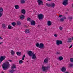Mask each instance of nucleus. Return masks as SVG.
Returning <instances> with one entry per match:
<instances>
[{
    "instance_id": "obj_1",
    "label": "nucleus",
    "mask_w": 73,
    "mask_h": 73,
    "mask_svg": "<svg viewBox=\"0 0 73 73\" xmlns=\"http://www.w3.org/2000/svg\"><path fill=\"white\" fill-rule=\"evenodd\" d=\"M10 67V64L7 61L3 63L2 65V67L4 70H7L9 67Z\"/></svg>"
},
{
    "instance_id": "obj_2",
    "label": "nucleus",
    "mask_w": 73,
    "mask_h": 73,
    "mask_svg": "<svg viewBox=\"0 0 73 73\" xmlns=\"http://www.w3.org/2000/svg\"><path fill=\"white\" fill-rule=\"evenodd\" d=\"M16 68V66L15 64H13L11 66V68L12 69V70H11L10 72L11 73H13V72L15 71V70L13 69H15Z\"/></svg>"
},
{
    "instance_id": "obj_3",
    "label": "nucleus",
    "mask_w": 73,
    "mask_h": 73,
    "mask_svg": "<svg viewBox=\"0 0 73 73\" xmlns=\"http://www.w3.org/2000/svg\"><path fill=\"white\" fill-rule=\"evenodd\" d=\"M38 17L39 20H41L44 18V15L42 14H40L38 15Z\"/></svg>"
},
{
    "instance_id": "obj_4",
    "label": "nucleus",
    "mask_w": 73,
    "mask_h": 73,
    "mask_svg": "<svg viewBox=\"0 0 73 73\" xmlns=\"http://www.w3.org/2000/svg\"><path fill=\"white\" fill-rule=\"evenodd\" d=\"M68 0H64L62 4L65 5V6H66V5H68Z\"/></svg>"
},
{
    "instance_id": "obj_5",
    "label": "nucleus",
    "mask_w": 73,
    "mask_h": 73,
    "mask_svg": "<svg viewBox=\"0 0 73 73\" xmlns=\"http://www.w3.org/2000/svg\"><path fill=\"white\" fill-rule=\"evenodd\" d=\"M6 57L5 56H1L0 57V63H1V62L4 60L5 59Z\"/></svg>"
},
{
    "instance_id": "obj_6",
    "label": "nucleus",
    "mask_w": 73,
    "mask_h": 73,
    "mask_svg": "<svg viewBox=\"0 0 73 73\" xmlns=\"http://www.w3.org/2000/svg\"><path fill=\"white\" fill-rule=\"evenodd\" d=\"M56 42L57 45H61V44H62V41L61 40H57Z\"/></svg>"
},
{
    "instance_id": "obj_7",
    "label": "nucleus",
    "mask_w": 73,
    "mask_h": 73,
    "mask_svg": "<svg viewBox=\"0 0 73 73\" xmlns=\"http://www.w3.org/2000/svg\"><path fill=\"white\" fill-rule=\"evenodd\" d=\"M39 48L40 49H43V48H45V46H44L43 44L41 43L39 44Z\"/></svg>"
},
{
    "instance_id": "obj_8",
    "label": "nucleus",
    "mask_w": 73,
    "mask_h": 73,
    "mask_svg": "<svg viewBox=\"0 0 73 73\" xmlns=\"http://www.w3.org/2000/svg\"><path fill=\"white\" fill-rule=\"evenodd\" d=\"M3 8L0 7V17L3 16Z\"/></svg>"
},
{
    "instance_id": "obj_9",
    "label": "nucleus",
    "mask_w": 73,
    "mask_h": 73,
    "mask_svg": "<svg viewBox=\"0 0 73 73\" xmlns=\"http://www.w3.org/2000/svg\"><path fill=\"white\" fill-rule=\"evenodd\" d=\"M49 58H45L44 60V63L45 64H47V63H48V62H49Z\"/></svg>"
},
{
    "instance_id": "obj_10",
    "label": "nucleus",
    "mask_w": 73,
    "mask_h": 73,
    "mask_svg": "<svg viewBox=\"0 0 73 73\" xmlns=\"http://www.w3.org/2000/svg\"><path fill=\"white\" fill-rule=\"evenodd\" d=\"M42 0H38L37 2L39 5H43V2L42 1Z\"/></svg>"
},
{
    "instance_id": "obj_11",
    "label": "nucleus",
    "mask_w": 73,
    "mask_h": 73,
    "mask_svg": "<svg viewBox=\"0 0 73 73\" xmlns=\"http://www.w3.org/2000/svg\"><path fill=\"white\" fill-rule=\"evenodd\" d=\"M28 54L29 56H32L33 54L31 51H29L28 52Z\"/></svg>"
},
{
    "instance_id": "obj_12",
    "label": "nucleus",
    "mask_w": 73,
    "mask_h": 73,
    "mask_svg": "<svg viewBox=\"0 0 73 73\" xmlns=\"http://www.w3.org/2000/svg\"><path fill=\"white\" fill-rule=\"evenodd\" d=\"M48 68L47 67H46L44 66H42V69L43 71H46V70H47Z\"/></svg>"
},
{
    "instance_id": "obj_13",
    "label": "nucleus",
    "mask_w": 73,
    "mask_h": 73,
    "mask_svg": "<svg viewBox=\"0 0 73 73\" xmlns=\"http://www.w3.org/2000/svg\"><path fill=\"white\" fill-rule=\"evenodd\" d=\"M32 57V59H33V60H36V54H33V55Z\"/></svg>"
},
{
    "instance_id": "obj_14",
    "label": "nucleus",
    "mask_w": 73,
    "mask_h": 73,
    "mask_svg": "<svg viewBox=\"0 0 73 73\" xmlns=\"http://www.w3.org/2000/svg\"><path fill=\"white\" fill-rule=\"evenodd\" d=\"M61 70L62 72H64L66 71V68H65V67H63L62 68Z\"/></svg>"
},
{
    "instance_id": "obj_15",
    "label": "nucleus",
    "mask_w": 73,
    "mask_h": 73,
    "mask_svg": "<svg viewBox=\"0 0 73 73\" xmlns=\"http://www.w3.org/2000/svg\"><path fill=\"white\" fill-rule=\"evenodd\" d=\"M31 25H35V24H36L35 22L33 20L31 21Z\"/></svg>"
},
{
    "instance_id": "obj_16",
    "label": "nucleus",
    "mask_w": 73,
    "mask_h": 73,
    "mask_svg": "<svg viewBox=\"0 0 73 73\" xmlns=\"http://www.w3.org/2000/svg\"><path fill=\"white\" fill-rule=\"evenodd\" d=\"M30 32V30L29 29H26L25 30V33H29Z\"/></svg>"
},
{
    "instance_id": "obj_17",
    "label": "nucleus",
    "mask_w": 73,
    "mask_h": 73,
    "mask_svg": "<svg viewBox=\"0 0 73 73\" xmlns=\"http://www.w3.org/2000/svg\"><path fill=\"white\" fill-rule=\"evenodd\" d=\"M52 25V22L50 21H48L47 22V25L48 26H50Z\"/></svg>"
},
{
    "instance_id": "obj_18",
    "label": "nucleus",
    "mask_w": 73,
    "mask_h": 73,
    "mask_svg": "<svg viewBox=\"0 0 73 73\" xmlns=\"http://www.w3.org/2000/svg\"><path fill=\"white\" fill-rule=\"evenodd\" d=\"M10 53H11V55H12V56H13V55H14V54H15V52H14V51H13L12 50H11Z\"/></svg>"
},
{
    "instance_id": "obj_19",
    "label": "nucleus",
    "mask_w": 73,
    "mask_h": 73,
    "mask_svg": "<svg viewBox=\"0 0 73 73\" xmlns=\"http://www.w3.org/2000/svg\"><path fill=\"white\" fill-rule=\"evenodd\" d=\"M24 15H21L20 17V18L21 20H23L24 19Z\"/></svg>"
},
{
    "instance_id": "obj_20",
    "label": "nucleus",
    "mask_w": 73,
    "mask_h": 73,
    "mask_svg": "<svg viewBox=\"0 0 73 73\" xmlns=\"http://www.w3.org/2000/svg\"><path fill=\"white\" fill-rule=\"evenodd\" d=\"M67 42H72V39L68 38V39L67 40Z\"/></svg>"
},
{
    "instance_id": "obj_21",
    "label": "nucleus",
    "mask_w": 73,
    "mask_h": 73,
    "mask_svg": "<svg viewBox=\"0 0 73 73\" xmlns=\"http://www.w3.org/2000/svg\"><path fill=\"white\" fill-rule=\"evenodd\" d=\"M51 6V4H50L49 3H46V6L47 7H50Z\"/></svg>"
},
{
    "instance_id": "obj_22",
    "label": "nucleus",
    "mask_w": 73,
    "mask_h": 73,
    "mask_svg": "<svg viewBox=\"0 0 73 73\" xmlns=\"http://www.w3.org/2000/svg\"><path fill=\"white\" fill-rule=\"evenodd\" d=\"M13 27L12 26H10L9 25L8 26V28L9 29H12Z\"/></svg>"
},
{
    "instance_id": "obj_23",
    "label": "nucleus",
    "mask_w": 73,
    "mask_h": 73,
    "mask_svg": "<svg viewBox=\"0 0 73 73\" xmlns=\"http://www.w3.org/2000/svg\"><path fill=\"white\" fill-rule=\"evenodd\" d=\"M16 54L18 56H20L21 52H16Z\"/></svg>"
},
{
    "instance_id": "obj_24",
    "label": "nucleus",
    "mask_w": 73,
    "mask_h": 73,
    "mask_svg": "<svg viewBox=\"0 0 73 73\" xmlns=\"http://www.w3.org/2000/svg\"><path fill=\"white\" fill-rule=\"evenodd\" d=\"M21 12L23 14H25V10L24 9H23L21 11Z\"/></svg>"
},
{
    "instance_id": "obj_25",
    "label": "nucleus",
    "mask_w": 73,
    "mask_h": 73,
    "mask_svg": "<svg viewBox=\"0 0 73 73\" xmlns=\"http://www.w3.org/2000/svg\"><path fill=\"white\" fill-rule=\"evenodd\" d=\"M59 59L60 61H61V60H63V57L62 56H60L59 57Z\"/></svg>"
},
{
    "instance_id": "obj_26",
    "label": "nucleus",
    "mask_w": 73,
    "mask_h": 73,
    "mask_svg": "<svg viewBox=\"0 0 73 73\" xmlns=\"http://www.w3.org/2000/svg\"><path fill=\"white\" fill-rule=\"evenodd\" d=\"M55 5V4H54V3H52L51 4L50 7H52V8H53V7H54Z\"/></svg>"
},
{
    "instance_id": "obj_27",
    "label": "nucleus",
    "mask_w": 73,
    "mask_h": 73,
    "mask_svg": "<svg viewBox=\"0 0 73 73\" xmlns=\"http://www.w3.org/2000/svg\"><path fill=\"white\" fill-rule=\"evenodd\" d=\"M16 22H12V25H13V26L14 27L15 26V25H16Z\"/></svg>"
},
{
    "instance_id": "obj_28",
    "label": "nucleus",
    "mask_w": 73,
    "mask_h": 73,
    "mask_svg": "<svg viewBox=\"0 0 73 73\" xmlns=\"http://www.w3.org/2000/svg\"><path fill=\"white\" fill-rule=\"evenodd\" d=\"M60 21L61 22H63V21H64V19L62 18L60 19Z\"/></svg>"
},
{
    "instance_id": "obj_29",
    "label": "nucleus",
    "mask_w": 73,
    "mask_h": 73,
    "mask_svg": "<svg viewBox=\"0 0 73 73\" xmlns=\"http://www.w3.org/2000/svg\"><path fill=\"white\" fill-rule=\"evenodd\" d=\"M15 7L16 9H18V8H19V6L18 5H16Z\"/></svg>"
},
{
    "instance_id": "obj_30",
    "label": "nucleus",
    "mask_w": 73,
    "mask_h": 73,
    "mask_svg": "<svg viewBox=\"0 0 73 73\" xmlns=\"http://www.w3.org/2000/svg\"><path fill=\"white\" fill-rule=\"evenodd\" d=\"M68 19L69 20H70V21H71L72 20V19H73V17H68Z\"/></svg>"
},
{
    "instance_id": "obj_31",
    "label": "nucleus",
    "mask_w": 73,
    "mask_h": 73,
    "mask_svg": "<svg viewBox=\"0 0 73 73\" xmlns=\"http://www.w3.org/2000/svg\"><path fill=\"white\" fill-rule=\"evenodd\" d=\"M70 60L71 62H73V58H71L70 59Z\"/></svg>"
},
{
    "instance_id": "obj_32",
    "label": "nucleus",
    "mask_w": 73,
    "mask_h": 73,
    "mask_svg": "<svg viewBox=\"0 0 73 73\" xmlns=\"http://www.w3.org/2000/svg\"><path fill=\"white\" fill-rule=\"evenodd\" d=\"M23 62V60H19V64H22Z\"/></svg>"
},
{
    "instance_id": "obj_33",
    "label": "nucleus",
    "mask_w": 73,
    "mask_h": 73,
    "mask_svg": "<svg viewBox=\"0 0 73 73\" xmlns=\"http://www.w3.org/2000/svg\"><path fill=\"white\" fill-rule=\"evenodd\" d=\"M2 26L3 28H5V25L4 24H3L2 25Z\"/></svg>"
},
{
    "instance_id": "obj_34",
    "label": "nucleus",
    "mask_w": 73,
    "mask_h": 73,
    "mask_svg": "<svg viewBox=\"0 0 73 73\" xmlns=\"http://www.w3.org/2000/svg\"><path fill=\"white\" fill-rule=\"evenodd\" d=\"M39 44L38 43H37L36 44V46L37 47H38L39 48Z\"/></svg>"
},
{
    "instance_id": "obj_35",
    "label": "nucleus",
    "mask_w": 73,
    "mask_h": 73,
    "mask_svg": "<svg viewBox=\"0 0 73 73\" xmlns=\"http://www.w3.org/2000/svg\"><path fill=\"white\" fill-rule=\"evenodd\" d=\"M24 57H25V55H24L23 57L22 58V60H24Z\"/></svg>"
},
{
    "instance_id": "obj_36",
    "label": "nucleus",
    "mask_w": 73,
    "mask_h": 73,
    "mask_svg": "<svg viewBox=\"0 0 73 73\" xmlns=\"http://www.w3.org/2000/svg\"><path fill=\"white\" fill-rule=\"evenodd\" d=\"M17 24L18 25H20V24H21V22L20 21H18L17 22Z\"/></svg>"
},
{
    "instance_id": "obj_37",
    "label": "nucleus",
    "mask_w": 73,
    "mask_h": 73,
    "mask_svg": "<svg viewBox=\"0 0 73 73\" xmlns=\"http://www.w3.org/2000/svg\"><path fill=\"white\" fill-rule=\"evenodd\" d=\"M25 2V1L24 0H21V3H24Z\"/></svg>"
},
{
    "instance_id": "obj_38",
    "label": "nucleus",
    "mask_w": 73,
    "mask_h": 73,
    "mask_svg": "<svg viewBox=\"0 0 73 73\" xmlns=\"http://www.w3.org/2000/svg\"><path fill=\"white\" fill-rule=\"evenodd\" d=\"M63 29V28H62V27H61V26L59 27V29L60 30V31L62 30Z\"/></svg>"
},
{
    "instance_id": "obj_39",
    "label": "nucleus",
    "mask_w": 73,
    "mask_h": 73,
    "mask_svg": "<svg viewBox=\"0 0 73 73\" xmlns=\"http://www.w3.org/2000/svg\"><path fill=\"white\" fill-rule=\"evenodd\" d=\"M62 18L66 20V17L65 16H64Z\"/></svg>"
},
{
    "instance_id": "obj_40",
    "label": "nucleus",
    "mask_w": 73,
    "mask_h": 73,
    "mask_svg": "<svg viewBox=\"0 0 73 73\" xmlns=\"http://www.w3.org/2000/svg\"><path fill=\"white\" fill-rule=\"evenodd\" d=\"M27 20L29 21H31V19L29 18H28L27 19Z\"/></svg>"
},
{
    "instance_id": "obj_41",
    "label": "nucleus",
    "mask_w": 73,
    "mask_h": 73,
    "mask_svg": "<svg viewBox=\"0 0 73 73\" xmlns=\"http://www.w3.org/2000/svg\"><path fill=\"white\" fill-rule=\"evenodd\" d=\"M63 16L62 15H59V17H60V18H61V17H62Z\"/></svg>"
},
{
    "instance_id": "obj_42",
    "label": "nucleus",
    "mask_w": 73,
    "mask_h": 73,
    "mask_svg": "<svg viewBox=\"0 0 73 73\" xmlns=\"http://www.w3.org/2000/svg\"><path fill=\"white\" fill-rule=\"evenodd\" d=\"M56 54L57 55L60 54V53L59 52H58L56 53Z\"/></svg>"
},
{
    "instance_id": "obj_43",
    "label": "nucleus",
    "mask_w": 73,
    "mask_h": 73,
    "mask_svg": "<svg viewBox=\"0 0 73 73\" xmlns=\"http://www.w3.org/2000/svg\"><path fill=\"white\" fill-rule=\"evenodd\" d=\"M73 66V64H70V67H72V66Z\"/></svg>"
},
{
    "instance_id": "obj_44",
    "label": "nucleus",
    "mask_w": 73,
    "mask_h": 73,
    "mask_svg": "<svg viewBox=\"0 0 73 73\" xmlns=\"http://www.w3.org/2000/svg\"><path fill=\"white\" fill-rule=\"evenodd\" d=\"M7 61H9V62H12V61L11 60H8Z\"/></svg>"
},
{
    "instance_id": "obj_45",
    "label": "nucleus",
    "mask_w": 73,
    "mask_h": 73,
    "mask_svg": "<svg viewBox=\"0 0 73 73\" xmlns=\"http://www.w3.org/2000/svg\"><path fill=\"white\" fill-rule=\"evenodd\" d=\"M72 46H73L72 45H71L69 47V49H70L72 47Z\"/></svg>"
},
{
    "instance_id": "obj_46",
    "label": "nucleus",
    "mask_w": 73,
    "mask_h": 73,
    "mask_svg": "<svg viewBox=\"0 0 73 73\" xmlns=\"http://www.w3.org/2000/svg\"><path fill=\"white\" fill-rule=\"evenodd\" d=\"M57 35L56 34H55V37H57Z\"/></svg>"
},
{
    "instance_id": "obj_47",
    "label": "nucleus",
    "mask_w": 73,
    "mask_h": 73,
    "mask_svg": "<svg viewBox=\"0 0 73 73\" xmlns=\"http://www.w3.org/2000/svg\"><path fill=\"white\" fill-rule=\"evenodd\" d=\"M0 40H3V38L0 36Z\"/></svg>"
},
{
    "instance_id": "obj_48",
    "label": "nucleus",
    "mask_w": 73,
    "mask_h": 73,
    "mask_svg": "<svg viewBox=\"0 0 73 73\" xmlns=\"http://www.w3.org/2000/svg\"><path fill=\"white\" fill-rule=\"evenodd\" d=\"M3 42H1L0 43V44L1 45V44H3Z\"/></svg>"
},
{
    "instance_id": "obj_49",
    "label": "nucleus",
    "mask_w": 73,
    "mask_h": 73,
    "mask_svg": "<svg viewBox=\"0 0 73 73\" xmlns=\"http://www.w3.org/2000/svg\"><path fill=\"white\" fill-rule=\"evenodd\" d=\"M65 13L66 14H68V13L67 12H65Z\"/></svg>"
},
{
    "instance_id": "obj_50",
    "label": "nucleus",
    "mask_w": 73,
    "mask_h": 73,
    "mask_svg": "<svg viewBox=\"0 0 73 73\" xmlns=\"http://www.w3.org/2000/svg\"><path fill=\"white\" fill-rule=\"evenodd\" d=\"M1 73H4V72L3 71H2V72H1Z\"/></svg>"
},
{
    "instance_id": "obj_51",
    "label": "nucleus",
    "mask_w": 73,
    "mask_h": 73,
    "mask_svg": "<svg viewBox=\"0 0 73 73\" xmlns=\"http://www.w3.org/2000/svg\"><path fill=\"white\" fill-rule=\"evenodd\" d=\"M72 7L73 8V3L72 5Z\"/></svg>"
},
{
    "instance_id": "obj_52",
    "label": "nucleus",
    "mask_w": 73,
    "mask_h": 73,
    "mask_svg": "<svg viewBox=\"0 0 73 73\" xmlns=\"http://www.w3.org/2000/svg\"><path fill=\"white\" fill-rule=\"evenodd\" d=\"M48 0V1H51V0Z\"/></svg>"
},
{
    "instance_id": "obj_53",
    "label": "nucleus",
    "mask_w": 73,
    "mask_h": 73,
    "mask_svg": "<svg viewBox=\"0 0 73 73\" xmlns=\"http://www.w3.org/2000/svg\"><path fill=\"white\" fill-rule=\"evenodd\" d=\"M54 36H55V34H54Z\"/></svg>"
},
{
    "instance_id": "obj_54",
    "label": "nucleus",
    "mask_w": 73,
    "mask_h": 73,
    "mask_svg": "<svg viewBox=\"0 0 73 73\" xmlns=\"http://www.w3.org/2000/svg\"><path fill=\"white\" fill-rule=\"evenodd\" d=\"M67 11H68V10H67Z\"/></svg>"
},
{
    "instance_id": "obj_55",
    "label": "nucleus",
    "mask_w": 73,
    "mask_h": 73,
    "mask_svg": "<svg viewBox=\"0 0 73 73\" xmlns=\"http://www.w3.org/2000/svg\"><path fill=\"white\" fill-rule=\"evenodd\" d=\"M56 16H57V15H56Z\"/></svg>"
}]
</instances>
